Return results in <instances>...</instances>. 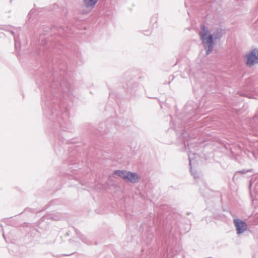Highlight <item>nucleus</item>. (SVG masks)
Returning <instances> with one entry per match:
<instances>
[{
	"mask_svg": "<svg viewBox=\"0 0 258 258\" xmlns=\"http://www.w3.org/2000/svg\"><path fill=\"white\" fill-rule=\"evenodd\" d=\"M199 35L202 43L207 50V53L208 54L212 51L214 45L213 38L214 39H216L219 38L220 36L218 37L214 35L213 36L205 26L201 27V30L199 33Z\"/></svg>",
	"mask_w": 258,
	"mask_h": 258,
	"instance_id": "1",
	"label": "nucleus"
},
{
	"mask_svg": "<svg viewBox=\"0 0 258 258\" xmlns=\"http://www.w3.org/2000/svg\"><path fill=\"white\" fill-rule=\"evenodd\" d=\"M114 174L132 182H136L139 179V176L137 174L126 171L117 170L114 172Z\"/></svg>",
	"mask_w": 258,
	"mask_h": 258,
	"instance_id": "2",
	"label": "nucleus"
},
{
	"mask_svg": "<svg viewBox=\"0 0 258 258\" xmlns=\"http://www.w3.org/2000/svg\"><path fill=\"white\" fill-rule=\"evenodd\" d=\"M245 57L246 59V64L252 66L258 62V50L254 49L247 53Z\"/></svg>",
	"mask_w": 258,
	"mask_h": 258,
	"instance_id": "3",
	"label": "nucleus"
},
{
	"mask_svg": "<svg viewBox=\"0 0 258 258\" xmlns=\"http://www.w3.org/2000/svg\"><path fill=\"white\" fill-rule=\"evenodd\" d=\"M233 222L236 228L237 232L238 234H240L246 230L247 225L244 222L237 219H235Z\"/></svg>",
	"mask_w": 258,
	"mask_h": 258,
	"instance_id": "4",
	"label": "nucleus"
},
{
	"mask_svg": "<svg viewBox=\"0 0 258 258\" xmlns=\"http://www.w3.org/2000/svg\"><path fill=\"white\" fill-rule=\"evenodd\" d=\"M98 0H84V5L86 7H93Z\"/></svg>",
	"mask_w": 258,
	"mask_h": 258,
	"instance_id": "5",
	"label": "nucleus"
}]
</instances>
